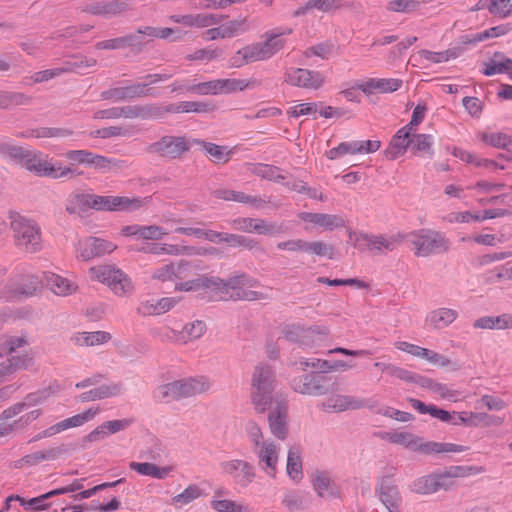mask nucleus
Returning a JSON list of instances; mask_svg holds the SVG:
<instances>
[{"label": "nucleus", "mask_w": 512, "mask_h": 512, "mask_svg": "<svg viewBox=\"0 0 512 512\" xmlns=\"http://www.w3.org/2000/svg\"><path fill=\"white\" fill-rule=\"evenodd\" d=\"M245 286H259V281L245 273L231 276L226 281L220 278L201 276L196 279L177 283L175 290L194 291L202 287L225 293L232 290L233 293L230 295V298L233 300L255 301L268 298L267 294L264 292L244 289L243 287Z\"/></svg>", "instance_id": "f257e3e1"}, {"label": "nucleus", "mask_w": 512, "mask_h": 512, "mask_svg": "<svg viewBox=\"0 0 512 512\" xmlns=\"http://www.w3.org/2000/svg\"><path fill=\"white\" fill-rule=\"evenodd\" d=\"M275 373L271 366L258 364L251 380V401L257 413L263 414L273 404Z\"/></svg>", "instance_id": "f03ea898"}, {"label": "nucleus", "mask_w": 512, "mask_h": 512, "mask_svg": "<svg viewBox=\"0 0 512 512\" xmlns=\"http://www.w3.org/2000/svg\"><path fill=\"white\" fill-rule=\"evenodd\" d=\"M210 387V380L205 376L188 377L160 385L158 398L165 402L179 401L206 393Z\"/></svg>", "instance_id": "7ed1b4c3"}, {"label": "nucleus", "mask_w": 512, "mask_h": 512, "mask_svg": "<svg viewBox=\"0 0 512 512\" xmlns=\"http://www.w3.org/2000/svg\"><path fill=\"white\" fill-rule=\"evenodd\" d=\"M385 438L391 443L402 445L414 452L425 455L444 452H464L467 450V447L453 443L423 442L422 438L408 432L386 433Z\"/></svg>", "instance_id": "20e7f679"}, {"label": "nucleus", "mask_w": 512, "mask_h": 512, "mask_svg": "<svg viewBox=\"0 0 512 512\" xmlns=\"http://www.w3.org/2000/svg\"><path fill=\"white\" fill-rule=\"evenodd\" d=\"M10 227L14 243L19 249L30 254L41 250V230L35 221L17 215L13 217Z\"/></svg>", "instance_id": "39448f33"}, {"label": "nucleus", "mask_w": 512, "mask_h": 512, "mask_svg": "<svg viewBox=\"0 0 512 512\" xmlns=\"http://www.w3.org/2000/svg\"><path fill=\"white\" fill-rule=\"evenodd\" d=\"M405 235L406 240H409L414 246L415 255L418 257L445 253L449 250V241L440 232L422 229Z\"/></svg>", "instance_id": "423d86ee"}, {"label": "nucleus", "mask_w": 512, "mask_h": 512, "mask_svg": "<svg viewBox=\"0 0 512 512\" xmlns=\"http://www.w3.org/2000/svg\"><path fill=\"white\" fill-rule=\"evenodd\" d=\"M90 272L98 281L105 283L119 297L128 296L134 286L131 279L120 269L111 265H99L90 268Z\"/></svg>", "instance_id": "0eeeda50"}, {"label": "nucleus", "mask_w": 512, "mask_h": 512, "mask_svg": "<svg viewBox=\"0 0 512 512\" xmlns=\"http://www.w3.org/2000/svg\"><path fill=\"white\" fill-rule=\"evenodd\" d=\"M93 210L107 212H134L146 206L151 197L102 196L93 194Z\"/></svg>", "instance_id": "6e6552de"}, {"label": "nucleus", "mask_w": 512, "mask_h": 512, "mask_svg": "<svg viewBox=\"0 0 512 512\" xmlns=\"http://www.w3.org/2000/svg\"><path fill=\"white\" fill-rule=\"evenodd\" d=\"M192 139L185 136L164 135L158 141L149 144L145 150L169 159H179L190 150Z\"/></svg>", "instance_id": "1a4fd4ad"}, {"label": "nucleus", "mask_w": 512, "mask_h": 512, "mask_svg": "<svg viewBox=\"0 0 512 512\" xmlns=\"http://www.w3.org/2000/svg\"><path fill=\"white\" fill-rule=\"evenodd\" d=\"M282 332L288 341L298 343L304 347H313L319 341L326 338L330 331L326 326L313 325L304 327L299 324H289L283 328Z\"/></svg>", "instance_id": "9d476101"}, {"label": "nucleus", "mask_w": 512, "mask_h": 512, "mask_svg": "<svg viewBox=\"0 0 512 512\" xmlns=\"http://www.w3.org/2000/svg\"><path fill=\"white\" fill-rule=\"evenodd\" d=\"M404 240H406V235L402 233L390 236L361 233L356 236V242L361 250L368 249L376 255L395 250Z\"/></svg>", "instance_id": "9b49d317"}, {"label": "nucleus", "mask_w": 512, "mask_h": 512, "mask_svg": "<svg viewBox=\"0 0 512 512\" xmlns=\"http://www.w3.org/2000/svg\"><path fill=\"white\" fill-rule=\"evenodd\" d=\"M291 387L297 393L310 396H321L334 390L328 377L316 373L295 377Z\"/></svg>", "instance_id": "f8f14e48"}, {"label": "nucleus", "mask_w": 512, "mask_h": 512, "mask_svg": "<svg viewBox=\"0 0 512 512\" xmlns=\"http://www.w3.org/2000/svg\"><path fill=\"white\" fill-rule=\"evenodd\" d=\"M22 163L27 170L38 176H48L55 179L76 176L71 168L55 166L40 155L32 154L30 151L29 156L25 157Z\"/></svg>", "instance_id": "ddd939ff"}, {"label": "nucleus", "mask_w": 512, "mask_h": 512, "mask_svg": "<svg viewBox=\"0 0 512 512\" xmlns=\"http://www.w3.org/2000/svg\"><path fill=\"white\" fill-rule=\"evenodd\" d=\"M117 246L105 239L97 237H87L80 240L77 244V258L82 261H89L95 257H100L113 252Z\"/></svg>", "instance_id": "4468645a"}, {"label": "nucleus", "mask_w": 512, "mask_h": 512, "mask_svg": "<svg viewBox=\"0 0 512 512\" xmlns=\"http://www.w3.org/2000/svg\"><path fill=\"white\" fill-rule=\"evenodd\" d=\"M285 81L290 85L305 89H318L324 83V76L317 71L292 68L286 72Z\"/></svg>", "instance_id": "2eb2a0df"}, {"label": "nucleus", "mask_w": 512, "mask_h": 512, "mask_svg": "<svg viewBox=\"0 0 512 512\" xmlns=\"http://www.w3.org/2000/svg\"><path fill=\"white\" fill-rule=\"evenodd\" d=\"M138 31L135 34H127L125 36L97 42L95 48L97 50H117L130 48L131 52L138 54L142 52L145 42Z\"/></svg>", "instance_id": "dca6fc26"}, {"label": "nucleus", "mask_w": 512, "mask_h": 512, "mask_svg": "<svg viewBox=\"0 0 512 512\" xmlns=\"http://www.w3.org/2000/svg\"><path fill=\"white\" fill-rule=\"evenodd\" d=\"M298 218L328 231L346 227V220L339 214L300 212Z\"/></svg>", "instance_id": "f3484780"}, {"label": "nucleus", "mask_w": 512, "mask_h": 512, "mask_svg": "<svg viewBox=\"0 0 512 512\" xmlns=\"http://www.w3.org/2000/svg\"><path fill=\"white\" fill-rule=\"evenodd\" d=\"M272 411L269 413L268 422L273 435L279 439H285L288 434L287 414L288 408L284 400H276L275 406L270 407Z\"/></svg>", "instance_id": "a211bd4d"}, {"label": "nucleus", "mask_w": 512, "mask_h": 512, "mask_svg": "<svg viewBox=\"0 0 512 512\" xmlns=\"http://www.w3.org/2000/svg\"><path fill=\"white\" fill-rule=\"evenodd\" d=\"M191 267L187 261L166 264L152 273V279L162 282L184 280L190 276Z\"/></svg>", "instance_id": "6ab92c4d"}, {"label": "nucleus", "mask_w": 512, "mask_h": 512, "mask_svg": "<svg viewBox=\"0 0 512 512\" xmlns=\"http://www.w3.org/2000/svg\"><path fill=\"white\" fill-rule=\"evenodd\" d=\"M323 406L334 412H343L346 410H356L368 407L364 399L356 398L350 395H333L325 400Z\"/></svg>", "instance_id": "aec40b11"}, {"label": "nucleus", "mask_w": 512, "mask_h": 512, "mask_svg": "<svg viewBox=\"0 0 512 512\" xmlns=\"http://www.w3.org/2000/svg\"><path fill=\"white\" fill-rule=\"evenodd\" d=\"M484 471L479 466H450L444 469L436 470L428 476L427 480H445L452 478H466L476 476Z\"/></svg>", "instance_id": "412c9836"}, {"label": "nucleus", "mask_w": 512, "mask_h": 512, "mask_svg": "<svg viewBox=\"0 0 512 512\" xmlns=\"http://www.w3.org/2000/svg\"><path fill=\"white\" fill-rule=\"evenodd\" d=\"M412 131L407 128H401L392 138L389 147L385 150V155L389 160H395L403 155L411 145Z\"/></svg>", "instance_id": "4be33fe9"}, {"label": "nucleus", "mask_w": 512, "mask_h": 512, "mask_svg": "<svg viewBox=\"0 0 512 512\" xmlns=\"http://www.w3.org/2000/svg\"><path fill=\"white\" fill-rule=\"evenodd\" d=\"M402 86L400 79H375L371 78L357 87L366 95H370L375 91L380 93H391L398 90Z\"/></svg>", "instance_id": "5701e85b"}, {"label": "nucleus", "mask_w": 512, "mask_h": 512, "mask_svg": "<svg viewBox=\"0 0 512 512\" xmlns=\"http://www.w3.org/2000/svg\"><path fill=\"white\" fill-rule=\"evenodd\" d=\"M127 10V4L119 0L87 4L82 11L91 15L116 16Z\"/></svg>", "instance_id": "b1692460"}, {"label": "nucleus", "mask_w": 512, "mask_h": 512, "mask_svg": "<svg viewBox=\"0 0 512 512\" xmlns=\"http://www.w3.org/2000/svg\"><path fill=\"white\" fill-rule=\"evenodd\" d=\"M377 491L379 499L386 507L387 512H400L401 498L393 482H381Z\"/></svg>", "instance_id": "393cba45"}, {"label": "nucleus", "mask_w": 512, "mask_h": 512, "mask_svg": "<svg viewBox=\"0 0 512 512\" xmlns=\"http://www.w3.org/2000/svg\"><path fill=\"white\" fill-rule=\"evenodd\" d=\"M80 488L81 487H79V486L75 487L74 485H72L70 487L51 490L45 494H42L38 497L31 498L29 500H26L25 498L21 497V506H23L27 510H33V511L43 510L49 506V504L46 503V500L49 499L50 497H52L54 495H58V494L72 492V491H74L76 489H80Z\"/></svg>", "instance_id": "a878e982"}, {"label": "nucleus", "mask_w": 512, "mask_h": 512, "mask_svg": "<svg viewBox=\"0 0 512 512\" xmlns=\"http://www.w3.org/2000/svg\"><path fill=\"white\" fill-rule=\"evenodd\" d=\"M192 143L200 146L215 163H227L230 160L232 152L227 150L226 146H220L197 138H193Z\"/></svg>", "instance_id": "bb28decb"}, {"label": "nucleus", "mask_w": 512, "mask_h": 512, "mask_svg": "<svg viewBox=\"0 0 512 512\" xmlns=\"http://www.w3.org/2000/svg\"><path fill=\"white\" fill-rule=\"evenodd\" d=\"M221 468L226 476L232 478H251L255 476L254 468L243 460H231L221 463Z\"/></svg>", "instance_id": "cd10ccee"}, {"label": "nucleus", "mask_w": 512, "mask_h": 512, "mask_svg": "<svg viewBox=\"0 0 512 512\" xmlns=\"http://www.w3.org/2000/svg\"><path fill=\"white\" fill-rule=\"evenodd\" d=\"M88 165H92L95 169L109 172L125 169L129 166V163L123 159L108 158L92 153Z\"/></svg>", "instance_id": "c85d7f7f"}, {"label": "nucleus", "mask_w": 512, "mask_h": 512, "mask_svg": "<svg viewBox=\"0 0 512 512\" xmlns=\"http://www.w3.org/2000/svg\"><path fill=\"white\" fill-rule=\"evenodd\" d=\"M457 317V311L449 308H440L432 311L426 321L433 328L442 329L453 323Z\"/></svg>", "instance_id": "c756f323"}, {"label": "nucleus", "mask_w": 512, "mask_h": 512, "mask_svg": "<svg viewBox=\"0 0 512 512\" xmlns=\"http://www.w3.org/2000/svg\"><path fill=\"white\" fill-rule=\"evenodd\" d=\"M248 170L252 174L269 181L281 182L288 179V176L281 173V169L279 167L269 164H249Z\"/></svg>", "instance_id": "7c9ffc66"}, {"label": "nucleus", "mask_w": 512, "mask_h": 512, "mask_svg": "<svg viewBox=\"0 0 512 512\" xmlns=\"http://www.w3.org/2000/svg\"><path fill=\"white\" fill-rule=\"evenodd\" d=\"M93 194L90 193H76L73 194L66 206V211L69 214H78L87 212L93 209Z\"/></svg>", "instance_id": "2f4dec72"}, {"label": "nucleus", "mask_w": 512, "mask_h": 512, "mask_svg": "<svg viewBox=\"0 0 512 512\" xmlns=\"http://www.w3.org/2000/svg\"><path fill=\"white\" fill-rule=\"evenodd\" d=\"M61 454L59 448H51L46 451H38L32 454L26 455L23 458L14 462L15 468H22L24 466H32L40 463L44 460L56 459Z\"/></svg>", "instance_id": "473e14b6"}, {"label": "nucleus", "mask_w": 512, "mask_h": 512, "mask_svg": "<svg viewBox=\"0 0 512 512\" xmlns=\"http://www.w3.org/2000/svg\"><path fill=\"white\" fill-rule=\"evenodd\" d=\"M33 364V358L29 354L14 355L0 364V378L20 369H27Z\"/></svg>", "instance_id": "72a5a7b5"}, {"label": "nucleus", "mask_w": 512, "mask_h": 512, "mask_svg": "<svg viewBox=\"0 0 512 512\" xmlns=\"http://www.w3.org/2000/svg\"><path fill=\"white\" fill-rule=\"evenodd\" d=\"M129 467L131 470H134L143 476H149L158 479L169 477L171 472V467H158L155 464L148 462H131Z\"/></svg>", "instance_id": "f704fd0d"}, {"label": "nucleus", "mask_w": 512, "mask_h": 512, "mask_svg": "<svg viewBox=\"0 0 512 512\" xmlns=\"http://www.w3.org/2000/svg\"><path fill=\"white\" fill-rule=\"evenodd\" d=\"M172 104L161 105L156 103L139 105V118L143 120L161 119L168 113H173Z\"/></svg>", "instance_id": "c9c22d12"}, {"label": "nucleus", "mask_w": 512, "mask_h": 512, "mask_svg": "<svg viewBox=\"0 0 512 512\" xmlns=\"http://www.w3.org/2000/svg\"><path fill=\"white\" fill-rule=\"evenodd\" d=\"M47 286L53 293L60 296H66L74 293L77 286L70 280L57 274H51L46 277Z\"/></svg>", "instance_id": "e433bc0d"}, {"label": "nucleus", "mask_w": 512, "mask_h": 512, "mask_svg": "<svg viewBox=\"0 0 512 512\" xmlns=\"http://www.w3.org/2000/svg\"><path fill=\"white\" fill-rule=\"evenodd\" d=\"M451 488L452 482H410L409 485V490L418 495H431Z\"/></svg>", "instance_id": "4c0bfd02"}, {"label": "nucleus", "mask_w": 512, "mask_h": 512, "mask_svg": "<svg viewBox=\"0 0 512 512\" xmlns=\"http://www.w3.org/2000/svg\"><path fill=\"white\" fill-rule=\"evenodd\" d=\"M433 137L429 134H417L412 131L410 150L413 154H427L429 158L434 155L433 149Z\"/></svg>", "instance_id": "58836bf2"}, {"label": "nucleus", "mask_w": 512, "mask_h": 512, "mask_svg": "<svg viewBox=\"0 0 512 512\" xmlns=\"http://www.w3.org/2000/svg\"><path fill=\"white\" fill-rule=\"evenodd\" d=\"M173 113H209L215 110V105L211 102L202 101H183L179 104H172Z\"/></svg>", "instance_id": "ea45409f"}, {"label": "nucleus", "mask_w": 512, "mask_h": 512, "mask_svg": "<svg viewBox=\"0 0 512 512\" xmlns=\"http://www.w3.org/2000/svg\"><path fill=\"white\" fill-rule=\"evenodd\" d=\"M305 253L333 259L335 255V247L332 244L326 243L322 240L306 241Z\"/></svg>", "instance_id": "a19ab883"}, {"label": "nucleus", "mask_w": 512, "mask_h": 512, "mask_svg": "<svg viewBox=\"0 0 512 512\" xmlns=\"http://www.w3.org/2000/svg\"><path fill=\"white\" fill-rule=\"evenodd\" d=\"M258 85L259 82L255 79H220V93L243 91L246 88L255 87Z\"/></svg>", "instance_id": "79ce46f5"}, {"label": "nucleus", "mask_w": 512, "mask_h": 512, "mask_svg": "<svg viewBox=\"0 0 512 512\" xmlns=\"http://www.w3.org/2000/svg\"><path fill=\"white\" fill-rule=\"evenodd\" d=\"M31 97L19 92H0V109L28 105Z\"/></svg>", "instance_id": "37998d69"}, {"label": "nucleus", "mask_w": 512, "mask_h": 512, "mask_svg": "<svg viewBox=\"0 0 512 512\" xmlns=\"http://www.w3.org/2000/svg\"><path fill=\"white\" fill-rule=\"evenodd\" d=\"M41 287V281L38 277L29 275L23 278L22 282L18 284L14 290V294L15 296L29 297L36 294Z\"/></svg>", "instance_id": "c03bdc74"}, {"label": "nucleus", "mask_w": 512, "mask_h": 512, "mask_svg": "<svg viewBox=\"0 0 512 512\" xmlns=\"http://www.w3.org/2000/svg\"><path fill=\"white\" fill-rule=\"evenodd\" d=\"M313 490L319 498L324 500H332L340 496V489L336 482H313Z\"/></svg>", "instance_id": "a18cd8bd"}, {"label": "nucleus", "mask_w": 512, "mask_h": 512, "mask_svg": "<svg viewBox=\"0 0 512 512\" xmlns=\"http://www.w3.org/2000/svg\"><path fill=\"white\" fill-rule=\"evenodd\" d=\"M256 453L261 462H264L268 468L273 469L277 461V449L272 442H262Z\"/></svg>", "instance_id": "49530a36"}, {"label": "nucleus", "mask_w": 512, "mask_h": 512, "mask_svg": "<svg viewBox=\"0 0 512 512\" xmlns=\"http://www.w3.org/2000/svg\"><path fill=\"white\" fill-rule=\"evenodd\" d=\"M420 8V2L418 0H390L386 4V10L389 12L396 13H413L418 11Z\"/></svg>", "instance_id": "de8ad7c7"}, {"label": "nucleus", "mask_w": 512, "mask_h": 512, "mask_svg": "<svg viewBox=\"0 0 512 512\" xmlns=\"http://www.w3.org/2000/svg\"><path fill=\"white\" fill-rule=\"evenodd\" d=\"M417 384L420 385L421 387L429 389L430 391L438 394L440 397L444 399L451 398L454 395L453 392L446 385L439 383L431 378L420 376L418 378Z\"/></svg>", "instance_id": "09e8293b"}, {"label": "nucleus", "mask_w": 512, "mask_h": 512, "mask_svg": "<svg viewBox=\"0 0 512 512\" xmlns=\"http://www.w3.org/2000/svg\"><path fill=\"white\" fill-rule=\"evenodd\" d=\"M282 34L283 33H270L267 35L266 41L260 42L267 59L283 49L285 41L280 38Z\"/></svg>", "instance_id": "8fccbe9b"}, {"label": "nucleus", "mask_w": 512, "mask_h": 512, "mask_svg": "<svg viewBox=\"0 0 512 512\" xmlns=\"http://www.w3.org/2000/svg\"><path fill=\"white\" fill-rule=\"evenodd\" d=\"M0 155L15 161L23 162L24 158L29 156V151L21 146L8 142L0 143Z\"/></svg>", "instance_id": "3c124183"}, {"label": "nucleus", "mask_w": 512, "mask_h": 512, "mask_svg": "<svg viewBox=\"0 0 512 512\" xmlns=\"http://www.w3.org/2000/svg\"><path fill=\"white\" fill-rule=\"evenodd\" d=\"M98 413V409H87L85 412L69 417L60 422L62 430L78 427L91 420Z\"/></svg>", "instance_id": "603ef678"}, {"label": "nucleus", "mask_w": 512, "mask_h": 512, "mask_svg": "<svg viewBox=\"0 0 512 512\" xmlns=\"http://www.w3.org/2000/svg\"><path fill=\"white\" fill-rule=\"evenodd\" d=\"M255 232L261 235H279L285 232V226L282 223L267 222L263 219H257L255 226Z\"/></svg>", "instance_id": "864d4df0"}, {"label": "nucleus", "mask_w": 512, "mask_h": 512, "mask_svg": "<svg viewBox=\"0 0 512 512\" xmlns=\"http://www.w3.org/2000/svg\"><path fill=\"white\" fill-rule=\"evenodd\" d=\"M54 393L55 391L52 389L51 386H49L27 394L23 401L21 402L24 405L25 409H28L43 403L47 398H49Z\"/></svg>", "instance_id": "5fc2aeb1"}, {"label": "nucleus", "mask_w": 512, "mask_h": 512, "mask_svg": "<svg viewBox=\"0 0 512 512\" xmlns=\"http://www.w3.org/2000/svg\"><path fill=\"white\" fill-rule=\"evenodd\" d=\"M222 39L234 37L246 31V19H234L220 25Z\"/></svg>", "instance_id": "6e6d98bb"}, {"label": "nucleus", "mask_w": 512, "mask_h": 512, "mask_svg": "<svg viewBox=\"0 0 512 512\" xmlns=\"http://www.w3.org/2000/svg\"><path fill=\"white\" fill-rule=\"evenodd\" d=\"M73 134V131L67 128L41 127L31 131V136L36 138H64Z\"/></svg>", "instance_id": "4d7b16f0"}, {"label": "nucleus", "mask_w": 512, "mask_h": 512, "mask_svg": "<svg viewBox=\"0 0 512 512\" xmlns=\"http://www.w3.org/2000/svg\"><path fill=\"white\" fill-rule=\"evenodd\" d=\"M124 89L126 100L156 95L154 90L149 87V84L145 83H133L131 85L125 86Z\"/></svg>", "instance_id": "13d9d810"}, {"label": "nucleus", "mask_w": 512, "mask_h": 512, "mask_svg": "<svg viewBox=\"0 0 512 512\" xmlns=\"http://www.w3.org/2000/svg\"><path fill=\"white\" fill-rule=\"evenodd\" d=\"M284 504L291 511L305 509L309 505V498L301 492H289L286 494Z\"/></svg>", "instance_id": "bf43d9fd"}, {"label": "nucleus", "mask_w": 512, "mask_h": 512, "mask_svg": "<svg viewBox=\"0 0 512 512\" xmlns=\"http://www.w3.org/2000/svg\"><path fill=\"white\" fill-rule=\"evenodd\" d=\"M238 54L244 55V59L248 62H256L266 60L263 47L260 42L247 45L238 50Z\"/></svg>", "instance_id": "052dcab7"}, {"label": "nucleus", "mask_w": 512, "mask_h": 512, "mask_svg": "<svg viewBox=\"0 0 512 512\" xmlns=\"http://www.w3.org/2000/svg\"><path fill=\"white\" fill-rule=\"evenodd\" d=\"M74 61H68L62 67L64 73H71L75 71H82L86 68H91L97 65V60L86 56H74Z\"/></svg>", "instance_id": "680f3d73"}, {"label": "nucleus", "mask_w": 512, "mask_h": 512, "mask_svg": "<svg viewBox=\"0 0 512 512\" xmlns=\"http://www.w3.org/2000/svg\"><path fill=\"white\" fill-rule=\"evenodd\" d=\"M302 472V462L299 450L292 447L288 451L287 473L292 478H297Z\"/></svg>", "instance_id": "e2e57ef3"}, {"label": "nucleus", "mask_w": 512, "mask_h": 512, "mask_svg": "<svg viewBox=\"0 0 512 512\" xmlns=\"http://www.w3.org/2000/svg\"><path fill=\"white\" fill-rule=\"evenodd\" d=\"M111 334L105 331H95L91 333H83L77 341L80 345L94 346L108 342Z\"/></svg>", "instance_id": "0e129e2a"}, {"label": "nucleus", "mask_w": 512, "mask_h": 512, "mask_svg": "<svg viewBox=\"0 0 512 512\" xmlns=\"http://www.w3.org/2000/svg\"><path fill=\"white\" fill-rule=\"evenodd\" d=\"M359 151V143L358 141L352 142H342L337 147L330 149L326 155L330 160H334L339 156H343L346 154H358Z\"/></svg>", "instance_id": "69168bd1"}, {"label": "nucleus", "mask_w": 512, "mask_h": 512, "mask_svg": "<svg viewBox=\"0 0 512 512\" xmlns=\"http://www.w3.org/2000/svg\"><path fill=\"white\" fill-rule=\"evenodd\" d=\"M99 400L120 395L124 391L122 382H110L96 387Z\"/></svg>", "instance_id": "338daca9"}, {"label": "nucleus", "mask_w": 512, "mask_h": 512, "mask_svg": "<svg viewBox=\"0 0 512 512\" xmlns=\"http://www.w3.org/2000/svg\"><path fill=\"white\" fill-rule=\"evenodd\" d=\"M211 505L218 512H249L247 507L226 499H213Z\"/></svg>", "instance_id": "774afa93"}]
</instances>
